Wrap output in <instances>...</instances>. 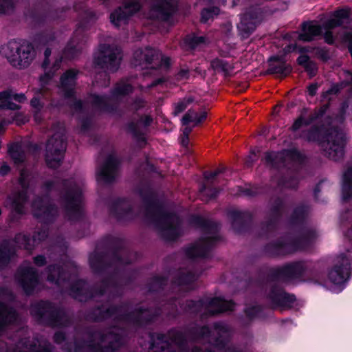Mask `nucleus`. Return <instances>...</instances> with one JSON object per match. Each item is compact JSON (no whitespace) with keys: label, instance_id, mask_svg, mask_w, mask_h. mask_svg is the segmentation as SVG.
Instances as JSON below:
<instances>
[{"label":"nucleus","instance_id":"1","mask_svg":"<svg viewBox=\"0 0 352 352\" xmlns=\"http://www.w3.org/2000/svg\"><path fill=\"white\" fill-rule=\"evenodd\" d=\"M51 54V50L49 48L46 49L44 53L45 59L43 63V67L46 72L40 78L41 88L35 90V96L30 101L34 120L36 123H40L43 119V103L41 102L39 95L43 94L45 90V86L47 85L52 79L53 73L60 67L62 58L56 57L54 60H52L50 58Z\"/></svg>","mask_w":352,"mask_h":352},{"label":"nucleus","instance_id":"2","mask_svg":"<svg viewBox=\"0 0 352 352\" xmlns=\"http://www.w3.org/2000/svg\"><path fill=\"white\" fill-rule=\"evenodd\" d=\"M1 52L17 69L27 68L35 58L33 45L25 41H11L1 47Z\"/></svg>","mask_w":352,"mask_h":352},{"label":"nucleus","instance_id":"3","mask_svg":"<svg viewBox=\"0 0 352 352\" xmlns=\"http://www.w3.org/2000/svg\"><path fill=\"white\" fill-rule=\"evenodd\" d=\"M84 182L81 178L72 179L65 184L66 192L62 204L71 219H74L81 212L82 188Z\"/></svg>","mask_w":352,"mask_h":352},{"label":"nucleus","instance_id":"4","mask_svg":"<svg viewBox=\"0 0 352 352\" xmlns=\"http://www.w3.org/2000/svg\"><path fill=\"white\" fill-rule=\"evenodd\" d=\"M65 148V129L61 126L47 142L45 154L47 166L51 168L60 166Z\"/></svg>","mask_w":352,"mask_h":352},{"label":"nucleus","instance_id":"5","mask_svg":"<svg viewBox=\"0 0 352 352\" xmlns=\"http://www.w3.org/2000/svg\"><path fill=\"white\" fill-rule=\"evenodd\" d=\"M120 60L121 51L115 45H100L94 56V64L109 72L116 71Z\"/></svg>","mask_w":352,"mask_h":352},{"label":"nucleus","instance_id":"6","mask_svg":"<svg viewBox=\"0 0 352 352\" xmlns=\"http://www.w3.org/2000/svg\"><path fill=\"white\" fill-rule=\"evenodd\" d=\"M352 267V258L345 254L338 256L333 267L328 272L326 283L333 287H341L349 278Z\"/></svg>","mask_w":352,"mask_h":352},{"label":"nucleus","instance_id":"7","mask_svg":"<svg viewBox=\"0 0 352 352\" xmlns=\"http://www.w3.org/2000/svg\"><path fill=\"white\" fill-rule=\"evenodd\" d=\"M143 3L144 0H122V6L115 10L110 15L111 23L116 27L125 25L132 16L142 10Z\"/></svg>","mask_w":352,"mask_h":352},{"label":"nucleus","instance_id":"8","mask_svg":"<svg viewBox=\"0 0 352 352\" xmlns=\"http://www.w3.org/2000/svg\"><path fill=\"white\" fill-rule=\"evenodd\" d=\"M160 57L161 65L167 67L169 65V58L162 56L157 50L150 47L138 49L133 54L132 64L135 67L139 66L142 69L148 68V65L153 63H158Z\"/></svg>","mask_w":352,"mask_h":352},{"label":"nucleus","instance_id":"9","mask_svg":"<svg viewBox=\"0 0 352 352\" xmlns=\"http://www.w3.org/2000/svg\"><path fill=\"white\" fill-rule=\"evenodd\" d=\"M155 226L160 234L168 240H173L179 234V221L175 214H158Z\"/></svg>","mask_w":352,"mask_h":352},{"label":"nucleus","instance_id":"10","mask_svg":"<svg viewBox=\"0 0 352 352\" xmlns=\"http://www.w3.org/2000/svg\"><path fill=\"white\" fill-rule=\"evenodd\" d=\"M344 144L345 135L341 131L334 130L329 134L327 141L322 143V147L329 158L337 161L343 156Z\"/></svg>","mask_w":352,"mask_h":352},{"label":"nucleus","instance_id":"11","mask_svg":"<svg viewBox=\"0 0 352 352\" xmlns=\"http://www.w3.org/2000/svg\"><path fill=\"white\" fill-rule=\"evenodd\" d=\"M30 175L26 170L21 172L19 184L22 188V192L14 193L8 198L7 205H9L13 212L16 214L24 212V204L26 201V193L28 187Z\"/></svg>","mask_w":352,"mask_h":352},{"label":"nucleus","instance_id":"12","mask_svg":"<svg viewBox=\"0 0 352 352\" xmlns=\"http://www.w3.org/2000/svg\"><path fill=\"white\" fill-rule=\"evenodd\" d=\"M18 282L26 294H30L38 287V280L34 270L28 264L19 269L16 274Z\"/></svg>","mask_w":352,"mask_h":352},{"label":"nucleus","instance_id":"13","mask_svg":"<svg viewBox=\"0 0 352 352\" xmlns=\"http://www.w3.org/2000/svg\"><path fill=\"white\" fill-rule=\"evenodd\" d=\"M351 10L349 8H342L335 11L331 17L325 22L324 33L325 41L327 43H332L333 42V37L331 32L329 30L336 27L340 26L344 23L350 16Z\"/></svg>","mask_w":352,"mask_h":352},{"label":"nucleus","instance_id":"14","mask_svg":"<svg viewBox=\"0 0 352 352\" xmlns=\"http://www.w3.org/2000/svg\"><path fill=\"white\" fill-rule=\"evenodd\" d=\"M118 161L113 155H110L97 170V180L101 184H107L115 179L117 175Z\"/></svg>","mask_w":352,"mask_h":352},{"label":"nucleus","instance_id":"15","mask_svg":"<svg viewBox=\"0 0 352 352\" xmlns=\"http://www.w3.org/2000/svg\"><path fill=\"white\" fill-rule=\"evenodd\" d=\"M173 11V0H153L150 15L154 19L166 20Z\"/></svg>","mask_w":352,"mask_h":352},{"label":"nucleus","instance_id":"16","mask_svg":"<svg viewBox=\"0 0 352 352\" xmlns=\"http://www.w3.org/2000/svg\"><path fill=\"white\" fill-rule=\"evenodd\" d=\"M33 215L41 221H50L57 210L45 200L38 199L32 204Z\"/></svg>","mask_w":352,"mask_h":352},{"label":"nucleus","instance_id":"17","mask_svg":"<svg viewBox=\"0 0 352 352\" xmlns=\"http://www.w3.org/2000/svg\"><path fill=\"white\" fill-rule=\"evenodd\" d=\"M26 100L23 94H16L10 90H6L0 92V108L17 110L20 106L13 101L21 103Z\"/></svg>","mask_w":352,"mask_h":352},{"label":"nucleus","instance_id":"18","mask_svg":"<svg viewBox=\"0 0 352 352\" xmlns=\"http://www.w3.org/2000/svg\"><path fill=\"white\" fill-rule=\"evenodd\" d=\"M308 267V264L304 261L291 263L280 269V276L286 280H292L303 275Z\"/></svg>","mask_w":352,"mask_h":352},{"label":"nucleus","instance_id":"19","mask_svg":"<svg viewBox=\"0 0 352 352\" xmlns=\"http://www.w3.org/2000/svg\"><path fill=\"white\" fill-rule=\"evenodd\" d=\"M77 72L74 69L67 71L60 78V90L65 98L74 96Z\"/></svg>","mask_w":352,"mask_h":352},{"label":"nucleus","instance_id":"20","mask_svg":"<svg viewBox=\"0 0 352 352\" xmlns=\"http://www.w3.org/2000/svg\"><path fill=\"white\" fill-rule=\"evenodd\" d=\"M212 240L204 238L187 250V254L192 258L205 256L212 246Z\"/></svg>","mask_w":352,"mask_h":352},{"label":"nucleus","instance_id":"21","mask_svg":"<svg viewBox=\"0 0 352 352\" xmlns=\"http://www.w3.org/2000/svg\"><path fill=\"white\" fill-rule=\"evenodd\" d=\"M322 33V27L316 21H310L304 23L302 32L299 35V38L304 41H310L315 36Z\"/></svg>","mask_w":352,"mask_h":352},{"label":"nucleus","instance_id":"22","mask_svg":"<svg viewBox=\"0 0 352 352\" xmlns=\"http://www.w3.org/2000/svg\"><path fill=\"white\" fill-rule=\"evenodd\" d=\"M206 306L208 313L214 314L232 310L234 307V303L225 301L220 298H214L209 301Z\"/></svg>","mask_w":352,"mask_h":352},{"label":"nucleus","instance_id":"23","mask_svg":"<svg viewBox=\"0 0 352 352\" xmlns=\"http://www.w3.org/2000/svg\"><path fill=\"white\" fill-rule=\"evenodd\" d=\"M207 117V112L201 111L199 113L195 110L190 109L182 118V122L183 125H187L192 122L195 125L204 121Z\"/></svg>","mask_w":352,"mask_h":352},{"label":"nucleus","instance_id":"24","mask_svg":"<svg viewBox=\"0 0 352 352\" xmlns=\"http://www.w3.org/2000/svg\"><path fill=\"white\" fill-rule=\"evenodd\" d=\"M16 319L15 311L6 307L4 305H0V331L8 324L14 322Z\"/></svg>","mask_w":352,"mask_h":352},{"label":"nucleus","instance_id":"25","mask_svg":"<svg viewBox=\"0 0 352 352\" xmlns=\"http://www.w3.org/2000/svg\"><path fill=\"white\" fill-rule=\"evenodd\" d=\"M315 234L311 236H307L302 239L300 244L294 245L292 243H286L281 247V254H290L297 250H304L306 248L307 243L312 241L313 238L315 237Z\"/></svg>","mask_w":352,"mask_h":352},{"label":"nucleus","instance_id":"26","mask_svg":"<svg viewBox=\"0 0 352 352\" xmlns=\"http://www.w3.org/2000/svg\"><path fill=\"white\" fill-rule=\"evenodd\" d=\"M214 332L219 334L220 338H222L221 340L218 338L215 340V343L214 344V348L219 350L226 345V341L228 336V328L223 324H218L215 326L214 333Z\"/></svg>","mask_w":352,"mask_h":352},{"label":"nucleus","instance_id":"27","mask_svg":"<svg viewBox=\"0 0 352 352\" xmlns=\"http://www.w3.org/2000/svg\"><path fill=\"white\" fill-rule=\"evenodd\" d=\"M342 196L344 199H347L352 197V168L344 174Z\"/></svg>","mask_w":352,"mask_h":352},{"label":"nucleus","instance_id":"28","mask_svg":"<svg viewBox=\"0 0 352 352\" xmlns=\"http://www.w3.org/2000/svg\"><path fill=\"white\" fill-rule=\"evenodd\" d=\"M270 298L277 305H287L295 300L294 296L288 294L282 290L273 292Z\"/></svg>","mask_w":352,"mask_h":352},{"label":"nucleus","instance_id":"29","mask_svg":"<svg viewBox=\"0 0 352 352\" xmlns=\"http://www.w3.org/2000/svg\"><path fill=\"white\" fill-rule=\"evenodd\" d=\"M170 344L164 336H160L154 340L150 349V352H170Z\"/></svg>","mask_w":352,"mask_h":352},{"label":"nucleus","instance_id":"30","mask_svg":"<svg viewBox=\"0 0 352 352\" xmlns=\"http://www.w3.org/2000/svg\"><path fill=\"white\" fill-rule=\"evenodd\" d=\"M270 74H276L279 77H285L291 72V67L286 63L278 61L276 64H272L268 70Z\"/></svg>","mask_w":352,"mask_h":352},{"label":"nucleus","instance_id":"31","mask_svg":"<svg viewBox=\"0 0 352 352\" xmlns=\"http://www.w3.org/2000/svg\"><path fill=\"white\" fill-rule=\"evenodd\" d=\"M283 155L286 156L287 157H290L292 159H294L296 157H297L298 155V154L296 151H285L282 154L269 153L265 155V159L267 164H272L274 166L276 163V161L279 159H282Z\"/></svg>","mask_w":352,"mask_h":352},{"label":"nucleus","instance_id":"32","mask_svg":"<svg viewBox=\"0 0 352 352\" xmlns=\"http://www.w3.org/2000/svg\"><path fill=\"white\" fill-rule=\"evenodd\" d=\"M121 340L122 338L119 335L116 333H110L109 335L106 336L102 340L103 342H109V346L107 348L105 352L115 351L122 344Z\"/></svg>","mask_w":352,"mask_h":352},{"label":"nucleus","instance_id":"33","mask_svg":"<svg viewBox=\"0 0 352 352\" xmlns=\"http://www.w3.org/2000/svg\"><path fill=\"white\" fill-rule=\"evenodd\" d=\"M249 15L245 14L241 19V22L238 25V28L240 31L243 32L244 34H249L252 32L256 27L254 19L249 20Z\"/></svg>","mask_w":352,"mask_h":352},{"label":"nucleus","instance_id":"34","mask_svg":"<svg viewBox=\"0 0 352 352\" xmlns=\"http://www.w3.org/2000/svg\"><path fill=\"white\" fill-rule=\"evenodd\" d=\"M9 153L14 163H20L24 160L25 155L21 146L19 144H14L9 148Z\"/></svg>","mask_w":352,"mask_h":352},{"label":"nucleus","instance_id":"35","mask_svg":"<svg viewBox=\"0 0 352 352\" xmlns=\"http://www.w3.org/2000/svg\"><path fill=\"white\" fill-rule=\"evenodd\" d=\"M60 268L53 266L48 268L47 280L50 283H54L59 285L60 283Z\"/></svg>","mask_w":352,"mask_h":352},{"label":"nucleus","instance_id":"36","mask_svg":"<svg viewBox=\"0 0 352 352\" xmlns=\"http://www.w3.org/2000/svg\"><path fill=\"white\" fill-rule=\"evenodd\" d=\"M132 87L131 85L126 82H121L118 84L115 88L113 96L114 97H118L122 95H124L131 91Z\"/></svg>","mask_w":352,"mask_h":352},{"label":"nucleus","instance_id":"37","mask_svg":"<svg viewBox=\"0 0 352 352\" xmlns=\"http://www.w3.org/2000/svg\"><path fill=\"white\" fill-rule=\"evenodd\" d=\"M211 66L215 70H221L226 73L230 72L232 69V67L230 64L220 59L213 60L211 62Z\"/></svg>","mask_w":352,"mask_h":352},{"label":"nucleus","instance_id":"38","mask_svg":"<svg viewBox=\"0 0 352 352\" xmlns=\"http://www.w3.org/2000/svg\"><path fill=\"white\" fill-rule=\"evenodd\" d=\"M219 14V10L218 8L204 9L201 12V21L204 23H207L210 20H212L214 16H217Z\"/></svg>","mask_w":352,"mask_h":352},{"label":"nucleus","instance_id":"39","mask_svg":"<svg viewBox=\"0 0 352 352\" xmlns=\"http://www.w3.org/2000/svg\"><path fill=\"white\" fill-rule=\"evenodd\" d=\"M15 3L13 0H0V14H9L14 11Z\"/></svg>","mask_w":352,"mask_h":352},{"label":"nucleus","instance_id":"40","mask_svg":"<svg viewBox=\"0 0 352 352\" xmlns=\"http://www.w3.org/2000/svg\"><path fill=\"white\" fill-rule=\"evenodd\" d=\"M16 243L19 248L28 249L30 239L24 234H18L15 238Z\"/></svg>","mask_w":352,"mask_h":352},{"label":"nucleus","instance_id":"41","mask_svg":"<svg viewBox=\"0 0 352 352\" xmlns=\"http://www.w3.org/2000/svg\"><path fill=\"white\" fill-rule=\"evenodd\" d=\"M192 102V99L191 98H184L183 100L179 102L175 106V113L178 114L184 111Z\"/></svg>","mask_w":352,"mask_h":352},{"label":"nucleus","instance_id":"42","mask_svg":"<svg viewBox=\"0 0 352 352\" xmlns=\"http://www.w3.org/2000/svg\"><path fill=\"white\" fill-rule=\"evenodd\" d=\"M298 63L305 67L307 69H314V64L309 60V56L307 55H301L298 58Z\"/></svg>","mask_w":352,"mask_h":352},{"label":"nucleus","instance_id":"43","mask_svg":"<svg viewBox=\"0 0 352 352\" xmlns=\"http://www.w3.org/2000/svg\"><path fill=\"white\" fill-rule=\"evenodd\" d=\"M89 100V102L93 103V104L96 107H101L102 105L104 104L107 101V98L106 97L100 96L96 94L91 95Z\"/></svg>","mask_w":352,"mask_h":352},{"label":"nucleus","instance_id":"44","mask_svg":"<svg viewBox=\"0 0 352 352\" xmlns=\"http://www.w3.org/2000/svg\"><path fill=\"white\" fill-rule=\"evenodd\" d=\"M205 41L206 40L204 36H193L188 38L189 45L191 48H195L205 43Z\"/></svg>","mask_w":352,"mask_h":352},{"label":"nucleus","instance_id":"45","mask_svg":"<svg viewBox=\"0 0 352 352\" xmlns=\"http://www.w3.org/2000/svg\"><path fill=\"white\" fill-rule=\"evenodd\" d=\"M28 120L29 117L22 112L16 113L13 116V121H14L18 125L25 124L28 122Z\"/></svg>","mask_w":352,"mask_h":352},{"label":"nucleus","instance_id":"46","mask_svg":"<svg viewBox=\"0 0 352 352\" xmlns=\"http://www.w3.org/2000/svg\"><path fill=\"white\" fill-rule=\"evenodd\" d=\"M10 256V254L8 252L6 248H0V267L9 261Z\"/></svg>","mask_w":352,"mask_h":352},{"label":"nucleus","instance_id":"47","mask_svg":"<svg viewBox=\"0 0 352 352\" xmlns=\"http://www.w3.org/2000/svg\"><path fill=\"white\" fill-rule=\"evenodd\" d=\"M85 283L82 281H79L76 284V288L74 287L72 289V292L74 298H78L80 300L82 299L80 298V294L83 292L85 290Z\"/></svg>","mask_w":352,"mask_h":352},{"label":"nucleus","instance_id":"48","mask_svg":"<svg viewBox=\"0 0 352 352\" xmlns=\"http://www.w3.org/2000/svg\"><path fill=\"white\" fill-rule=\"evenodd\" d=\"M50 348H45L43 349H37L36 345L28 346L25 344V349L19 352H49Z\"/></svg>","mask_w":352,"mask_h":352},{"label":"nucleus","instance_id":"49","mask_svg":"<svg viewBox=\"0 0 352 352\" xmlns=\"http://www.w3.org/2000/svg\"><path fill=\"white\" fill-rule=\"evenodd\" d=\"M47 232L45 230H41L33 236V241L34 242L42 241L47 237Z\"/></svg>","mask_w":352,"mask_h":352},{"label":"nucleus","instance_id":"50","mask_svg":"<svg viewBox=\"0 0 352 352\" xmlns=\"http://www.w3.org/2000/svg\"><path fill=\"white\" fill-rule=\"evenodd\" d=\"M34 261V263L38 266H42L45 263V258L43 256H36Z\"/></svg>","mask_w":352,"mask_h":352},{"label":"nucleus","instance_id":"51","mask_svg":"<svg viewBox=\"0 0 352 352\" xmlns=\"http://www.w3.org/2000/svg\"><path fill=\"white\" fill-rule=\"evenodd\" d=\"M10 170L9 166L6 163H3L0 168V174L2 176L7 175Z\"/></svg>","mask_w":352,"mask_h":352},{"label":"nucleus","instance_id":"52","mask_svg":"<svg viewBox=\"0 0 352 352\" xmlns=\"http://www.w3.org/2000/svg\"><path fill=\"white\" fill-rule=\"evenodd\" d=\"M303 122H305V121L302 117L297 119L292 126L293 130L298 129L302 126Z\"/></svg>","mask_w":352,"mask_h":352},{"label":"nucleus","instance_id":"53","mask_svg":"<svg viewBox=\"0 0 352 352\" xmlns=\"http://www.w3.org/2000/svg\"><path fill=\"white\" fill-rule=\"evenodd\" d=\"M188 77V72L187 70H182L177 74V79L179 80H185Z\"/></svg>","mask_w":352,"mask_h":352},{"label":"nucleus","instance_id":"54","mask_svg":"<svg viewBox=\"0 0 352 352\" xmlns=\"http://www.w3.org/2000/svg\"><path fill=\"white\" fill-rule=\"evenodd\" d=\"M220 172H221L220 170H216V171L211 172V173H206L204 174V177L206 179H210L216 177L217 175H218Z\"/></svg>","mask_w":352,"mask_h":352},{"label":"nucleus","instance_id":"55","mask_svg":"<svg viewBox=\"0 0 352 352\" xmlns=\"http://www.w3.org/2000/svg\"><path fill=\"white\" fill-rule=\"evenodd\" d=\"M64 339H65V336L63 333H62L60 332L56 333L54 335V340L57 343H60L63 340H64Z\"/></svg>","mask_w":352,"mask_h":352},{"label":"nucleus","instance_id":"56","mask_svg":"<svg viewBox=\"0 0 352 352\" xmlns=\"http://www.w3.org/2000/svg\"><path fill=\"white\" fill-rule=\"evenodd\" d=\"M318 135V131L316 129L313 130L310 134L307 136V139L309 141H314L316 140V137Z\"/></svg>","mask_w":352,"mask_h":352},{"label":"nucleus","instance_id":"57","mask_svg":"<svg viewBox=\"0 0 352 352\" xmlns=\"http://www.w3.org/2000/svg\"><path fill=\"white\" fill-rule=\"evenodd\" d=\"M318 87L316 85H311L308 87V92L310 96H314L316 93Z\"/></svg>","mask_w":352,"mask_h":352},{"label":"nucleus","instance_id":"58","mask_svg":"<svg viewBox=\"0 0 352 352\" xmlns=\"http://www.w3.org/2000/svg\"><path fill=\"white\" fill-rule=\"evenodd\" d=\"M191 131H192V129L190 127H188V126H186L183 129L182 135H184V136L186 138V139L188 138V135L190 134Z\"/></svg>","mask_w":352,"mask_h":352},{"label":"nucleus","instance_id":"59","mask_svg":"<svg viewBox=\"0 0 352 352\" xmlns=\"http://www.w3.org/2000/svg\"><path fill=\"white\" fill-rule=\"evenodd\" d=\"M201 336L203 338L208 337L209 334L210 333V331H209L208 327H203L201 330Z\"/></svg>","mask_w":352,"mask_h":352},{"label":"nucleus","instance_id":"60","mask_svg":"<svg viewBox=\"0 0 352 352\" xmlns=\"http://www.w3.org/2000/svg\"><path fill=\"white\" fill-rule=\"evenodd\" d=\"M52 186L53 183L52 182H47L44 184L43 188H45V190L48 191Z\"/></svg>","mask_w":352,"mask_h":352},{"label":"nucleus","instance_id":"61","mask_svg":"<svg viewBox=\"0 0 352 352\" xmlns=\"http://www.w3.org/2000/svg\"><path fill=\"white\" fill-rule=\"evenodd\" d=\"M53 41H54V37L50 36L49 38H44L43 39L42 42L44 44H49L50 43H51Z\"/></svg>","mask_w":352,"mask_h":352},{"label":"nucleus","instance_id":"62","mask_svg":"<svg viewBox=\"0 0 352 352\" xmlns=\"http://www.w3.org/2000/svg\"><path fill=\"white\" fill-rule=\"evenodd\" d=\"M188 138L186 139V138L184 136V135H182L181 137V144L183 146H186L188 144Z\"/></svg>","mask_w":352,"mask_h":352},{"label":"nucleus","instance_id":"63","mask_svg":"<svg viewBox=\"0 0 352 352\" xmlns=\"http://www.w3.org/2000/svg\"><path fill=\"white\" fill-rule=\"evenodd\" d=\"M82 102L81 101H75L74 103V106L75 107V109H80L82 107Z\"/></svg>","mask_w":352,"mask_h":352},{"label":"nucleus","instance_id":"64","mask_svg":"<svg viewBox=\"0 0 352 352\" xmlns=\"http://www.w3.org/2000/svg\"><path fill=\"white\" fill-rule=\"evenodd\" d=\"M32 312L34 314H38L41 318H43L46 314V311H41L38 313H36V312H34V311H32Z\"/></svg>","mask_w":352,"mask_h":352}]
</instances>
